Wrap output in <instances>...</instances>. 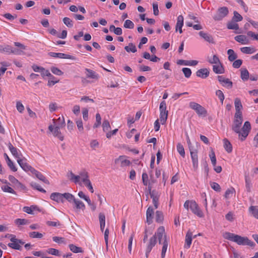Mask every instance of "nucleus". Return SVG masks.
<instances>
[{
	"label": "nucleus",
	"mask_w": 258,
	"mask_h": 258,
	"mask_svg": "<svg viewBox=\"0 0 258 258\" xmlns=\"http://www.w3.org/2000/svg\"><path fill=\"white\" fill-rule=\"evenodd\" d=\"M223 237L240 245H248L250 247H254L255 245V243L250 240L247 237H242L229 232H224Z\"/></svg>",
	"instance_id": "nucleus-1"
},
{
	"label": "nucleus",
	"mask_w": 258,
	"mask_h": 258,
	"mask_svg": "<svg viewBox=\"0 0 258 258\" xmlns=\"http://www.w3.org/2000/svg\"><path fill=\"white\" fill-rule=\"evenodd\" d=\"M184 207L187 210L189 208L195 215L199 217H204L203 213L195 201L188 200L185 201L184 204Z\"/></svg>",
	"instance_id": "nucleus-2"
},
{
	"label": "nucleus",
	"mask_w": 258,
	"mask_h": 258,
	"mask_svg": "<svg viewBox=\"0 0 258 258\" xmlns=\"http://www.w3.org/2000/svg\"><path fill=\"white\" fill-rule=\"evenodd\" d=\"M243 121L242 115H234L232 130L238 135L240 133L241 125Z\"/></svg>",
	"instance_id": "nucleus-3"
},
{
	"label": "nucleus",
	"mask_w": 258,
	"mask_h": 258,
	"mask_svg": "<svg viewBox=\"0 0 258 258\" xmlns=\"http://www.w3.org/2000/svg\"><path fill=\"white\" fill-rule=\"evenodd\" d=\"M189 106L190 108L194 110L199 116L203 115L206 116L207 115V110L200 104L194 102H191L189 103Z\"/></svg>",
	"instance_id": "nucleus-4"
},
{
	"label": "nucleus",
	"mask_w": 258,
	"mask_h": 258,
	"mask_svg": "<svg viewBox=\"0 0 258 258\" xmlns=\"http://www.w3.org/2000/svg\"><path fill=\"white\" fill-rule=\"evenodd\" d=\"M159 110L160 121L163 124L166 122L168 116V111L166 110V103L165 101L160 103Z\"/></svg>",
	"instance_id": "nucleus-5"
},
{
	"label": "nucleus",
	"mask_w": 258,
	"mask_h": 258,
	"mask_svg": "<svg viewBox=\"0 0 258 258\" xmlns=\"http://www.w3.org/2000/svg\"><path fill=\"white\" fill-rule=\"evenodd\" d=\"M250 129L251 125L250 122L248 121H245L242 127V132L240 131L239 135V139L241 141H244L246 139Z\"/></svg>",
	"instance_id": "nucleus-6"
},
{
	"label": "nucleus",
	"mask_w": 258,
	"mask_h": 258,
	"mask_svg": "<svg viewBox=\"0 0 258 258\" xmlns=\"http://www.w3.org/2000/svg\"><path fill=\"white\" fill-rule=\"evenodd\" d=\"M165 229L163 226L159 227L155 234L151 237L150 239H153L154 238L155 239V245L157 242V239H158L159 243L161 244L162 240H164Z\"/></svg>",
	"instance_id": "nucleus-7"
},
{
	"label": "nucleus",
	"mask_w": 258,
	"mask_h": 258,
	"mask_svg": "<svg viewBox=\"0 0 258 258\" xmlns=\"http://www.w3.org/2000/svg\"><path fill=\"white\" fill-rule=\"evenodd\" d=\"M10 240L12 242L8 243V245L9 247L14 249L21 250V245H23L25 243L22 240L16 238L15 235L11 238Z\"/></svg>",
	"instance_id": "nucleus-8"
},
{
	"label": "nucleus",
	"mask_w": 258,
	"mask_h": 258,
	"mask_svg": "<svg viewBox=\"0 0 258 258\" xmlns=\"http://www.w3.org/2000/svg\"><path fill=\"white\" fill-rule=\"evenodd\" d=\"M229 13L228 9L226 7L218 9L217 13L214 16L213 19L215 21H221Z\"/></svg>",
	"instance_id": "nucleus-9"
},
{
	"label": "nucleus",
	"mask_w": 258,
	"mask_h": 258,
	"mask_svg": "<svg viewBox=\"0 0 258 258\" xmlns=\"http://www.w3.org/2000/svg\"><path fill=\"white\" fill-rule=\"evenodd\" d=\"M14 45L19 48H12V53L15 55H24L25 53L24 50L26 49V47L20 42H14Z\"/></svg>",
	"instance_id": "nucleus-10"
},
{
	"label": "nucleus",
	"mask_w": 258,
	"mask_h": 258,
	"mask_svg": "<svg viewBox=\"0 0 258 258\" xmlns=\"http://www.w3.org/2000/svg\"><path fill=\"white\" fill-rule=\"evenodd\" d=\"M27 160L25 158H21V159H19L17 161L18 163L19 164L20 167L26 172L30 171L31 173L34 169L32 166L29 165L27 162Z\"/></svg>",
	"instance_id": "nucleus-11"
},
{
	"label": "nucleus",
	"mask_w": 258,
	"mask_h": 258,
	"mask_svg": "<svg viewBox=\"0 0 258 258\" xmlns=\"http://www.w3.org/2000/svg\"><path fill=\"white\" fill-rule=\"evenodd\" d=\"M48 130L52 133L54 137L58 138L61 141L63 140V136L61 134L60 131V129H59V127L52 125H50L48 126Z\"/></svg>",
	"instance_id": "nucleus-12"
},
{
	"label": "nucleus",
	"mask_w": 258,
	"mask_h": 258,
	"mask_svg": "<svg viewBox=\"0 0 258 258\" xmlns=\"http://www.w3.org/2000/svg\"><path fill=\"white\" fill-rule=\"evenodd\" d=\"M189 151L192 159L193 167L195 169H197L198 167V156L197 150L194 148H190Z\"/></svg>",
	"instance_id": "nucleus-13"
},
{
	"label": "nucleus",
	"mask_w": 258,
	"mask_h": 258,
	"mask_svg": "<svg viewBox=\"0 0 258 258\" xmlns=\"http://www.w3.org/2000/svg\"><path fill=\"white\" fill-rule=\"evenodd\" d=\"M8 147L10 150L12 154L17 159V161L19 159H21L23 157L21 151L18 150L17 148L14 147L11 143H9L8 144Z\"/></svg>",
	"instance_id": "nucleus-14"
},
{
	"label": "nucleus",
	"mask_w": 258,
	"mask_h": 258,
	"mask_svg": "<svg viewBox=\"0 0 258 258\" xmlns=\"http://www.w3.org/2000/svg\"><path fill=\"white\" fill-rule=\"evenodd\" d=\"M82 175L83 176L82 182L84 183V185L88 188V189L91 192H94V189L92 185L91 182L89 178V175H87L85 173Z\"/></svg>",
	"instance_id": "nucleus-15"
},
{
	"label": "nucleus",
	"mask_w": 258,
	"mask_h": 258,
	"mask_svg": "<svg viewBox=\"0 0 258 258\" xmlns=\"http://www.w3.org/2000/svg\"><path fill=\"white\" fill-rule=\"evenodd\" d=\"M149 189L150 190V195L151 198L153 200V203L154 204V207L155 209H157L158 207L159 196L155 190H151V187L149 186Z\"/></svg>",
	"instance_id": "nucleus-16"
},
{
	"label": "nucleus",
	"mask_w": 258,
	"mask_h": 258,
	"mask_svg": "<svg viewBox=\"0 0 258 258\" xmlns=\"http://www.w3.org/2000/svg\"><path fill=\"white\" fill-rule=\"evenodd\" d=\"M234 105L235 108L236 112L235 115H242L241 109H242V105L241 100L238 98H236L234 100Z\"/></svg>",
	"instance_id": "nucleus-17"
},
{
	"label": "nucleus",
	"mask_w": 258,
	"mask_h": 258,
	"mask_svg": "<svg viewBox=\"0 0 258 258\" xmlns=\"http://www.w3.org/2000/svg\"><path fill=\"white\" fill-rule=\"evenodd\" d=\"M50 198L57 203H62L64 202L63 194H61L59 192H53L51 194L50 196Z\"/></svg>",
	"instance_id": "nucleus-18"
},
{
	"label": "nucleus",
	"mask_w": 258,
	"mask_h": 258,
	"mask_svg": "<svg viewBox=\"0 0 258 258\" xmlns=\"http://www.w3.org/2000/svg\"><path fill=\"white\" fill-rule=\"evenodd\" d=\"M48 55L50 56L55 57V58H66V59H72L73 56L71 55L63 53H56L50 52L48 53Z\"/></svg>",
	"instance_id": "nucleus-19"
},
{
	"label": "nucleus",
	"mask_w": 258,
	"mask_h": 258,
	"mask_svg": "<svg viewBox=\"0 0 258 258\" xmlns=\"http://www.w3.org/2000/svg\"><path fill=\"white\" fill-rule=\"evenodd\" d=\"M154 214V212L153 208L151 206L149 207L147 209L146 212L147 222L148 223V224H150L152 223Z\"/></svg>",
	"instance_id": "nucleus-20"
},
{
	"label": "nucleus",
	"mask_w": 258,
	"mask_h": 258,
	"mask_svg": "<svg viewBox=\"0 0 258 258\" xmlns=\"http://www.w3.org/2000/svg\"><path fill=\"white\" fill-rule=\"evenodd\" d=\"M183 17L182 15L178 16L176 24L175 31H179L180 33H182V27L183 25Z\"/></svg>",
	"instance_id": "nucleus-21"
},
{
	"label": "nucleus",
	"mask_w": 258,
	"mask_h": 258,
	"mask_svg": "<svg viewBox=\"0 0 258 258\" xmlns=\"http://www.w3.org/2000/svg\"><path fill=\"white\" fill-rule=\"evenodd\" d=\"M32 174L35 175V176L39 179L40 180L43 181L44 183L49 184V181L45 178V177L40 172L35 170V169L31 173Z\"/></svg>",
	"instance_id": "nucleus-22"
},
{
	"label": "nucleus",
	"mask_w": 258,
	"mask_h": 258,
	"mask_svg": "<svg viewBox=\"0 0 258 258\" xmlns=\"http://www.w3.org/2000/svg\"><path fill=\"white\" fill-rule=\"evenodd\" d=\"M213 71L217 74H222L224 73V68L220 62L219 63L215 64L213 66Z\"/></svg>",
	"instance_id": "nucleus-23"
},
{
	"label": "nucleus",
	"mask_w": 258,
	"mask_h": 258,
	"mask_svg": "<svg viewBox=\"0 0 258 258\" xmlns=\"http://www.w3.org/2000/svg\"><path fill=\"white\" fill-rule=\"evenodd\" d=\"M118 162H120V165L121 167H124L130 165L131 162L125 159V157L123 156H120L118 158L115 160V163H117Z\"/></svg>",
	"instance_id": "nucleus-24"
},
{
	"label": "nucleus",
	"mask_w": 258,
	"mask_h": 258,
	"mask_svg": "<svg viewBox=\"0 0 258 258\" xmlns=\"http://www.w3.org/2000/svg\"><path fill=\"white\" fill-rule=\"evenodd\" d=\"M192 233L191 232L188 231L185 236V245H184V248H189L190 246V245L191 244L192 241Z\"/></svg>",
	"instance_id": "nucleus-25"
},
{
	"label": "nucleus",
	"mask_w": 258,
	"mask_h": 258,
	"mask_svg": "<svg viewBox=\"0 0 258 258\" xmlns=\"http://www.w3.org/2000/svg\"><path fill=\"white\" fill-rule=\"evenodd\" d=\"M210 72L206 68L199 70L196 72V75L198 77L205 79L207 78L209 75Z\"/></svg>",
	"instance_id": "nucleus-26"
},
{
	"label": "nucleus",
	"mask_w": 258,
	"mask_h": 258,
	"mask_svg": "<svg viewBox=\"0 0 258 258\" xmlns=\"http://www.w3.org/2000/svg\"><path fill=\"white\" fill-rule=\"evenodd\" d=\"M155 246V239L154 238L153 239H150L147 245V247L146 249V258H148L149 254L151 252L153 247Z\"/></svg>",
	"instance_id": "nucleus-27"
},
{
	"label": "nucleus",
	"mask_w": 258,
	"mask_h": 258,
	"mask_svg": "<svg viewBox=\"0 0 258 258\" xmlns=\"http://www.w3.org/2000/svg\"><path fill=\"white\" fill-rule=\"evenodd\" d=\"M86 77L88 78H91L95 80H98L99 75L95 72L89 69H86Z\"/></svg>",
	"instance_id": "nucleus-28"
},
{
	"label": "nucleus",
	"mask_w": 258,
	"mask_h": 258,
	"mask_svg": "<svg viewBox=\"0 0 258 258\" xmlns=\"http://www.w3.org/2000/svg\"><path fill=\"white\" fill-rule=\"evenodd\" d=\"M199 35L207 42L211 43H214V39L211 35L205 33L204 31H200L199 32Z\"/></svg>",
	"instance_id": "nucleus-29"
},
{
	"label": "nucleus",
	"mask_w": 258,
	"mask_h": 258,
	"mask_svg": "<svg viewBox=\"0 0 258 258\" xmlns=\"http://www.w3.org/2000/svg\"><path fill=\"white\" fill-rule=\"evenodd\" d=\"M235 40L241 43L242 44H247L248 43V40L246 36L243 35H237L234 37Z\"/></svg>",
	"instance_id": "nucleus-30"
},
{
	"label": "nucleus",
	"mask_w": 258,
	"mask_h": 258,
	"mask_svg": "<svg viewBox=\"0 0 258 258\" xmlns=\"http://www.w3.org/2000/svg\"><path fill=\"white\" fill-rule=\"evenodd\" d=\"M84 173H86L87 175H88V173L85 171V170H83V171H81V172H79V175H75V184H79L80 185H82V175L83 174H84Z\"/></svg>",
	"instance_id": "nucleus-31"
},
{
	"label": "nucleus",
	"mask_w": 258,
	"mask_h": 258,
	"mask_svg": "<svg viewBox=\"0 0 258 258\" xmlns=\"http://www.w3.org/2000/svg\"><path fill=\"white\" fill-rule=\"evenodd\" d=\"M249 76V74L246 69L242 68L240 70V77L243 81L248 80Z\"/></svg>",
	"instance_id": "nucleus-32"
},
{
	"label": "nucleus",
	"mask_w": 258,
	"mask_h": 258,
	"mask_svg": "<svg viewBox=\"0 0 258 258\" xmlns=\"http://www.w3.org/2000/svg\"><path fill=\"white\" fill-rule=\"evenodd\" d=\"M4 156L5 157V159L7 162L8 165L11 169L12 170L15 172L17 170V168L15 167L13 162L11 161V160L9 158V156L6 153L4 154Z\"/></svg>",
	"instance_id": "nucleus-33"
},
{
	"label": "nucleus",
	"mask_w": 258,
	"mask_h": 258,
	"mask_svg": "<svg viewBox=\"0 0 258 258\" xmlns=\"http://www.w3.org/2000/svg\"><path fill=\"white\" fill-rule=\"evenodd\" d=\"M99 222L100 225V230L103 231L105 225V216L103 213H100L99 215Z\"/></svg>",
	"instance_id": "nucleus-34"
},
{
	"label": "nucleus",
	"mask_w": 258,
	"mask_h": 258,
	"mask_svg": "<svg viewBox=\"0 0 258 258\" xmlns=\"http://www.w3.org/2000/svg\"><path fill=\"white\" fill-rule=\"evenodd\" d=\"M227 54L228 55V58L230 61H233L237 57V54L235 53L233 49H230L228 50Z\"/></svg>",
	"instance_id": "nucleus-35"
},
{
	"label": "nucleus",
	"mask_w": 258,
	"mask_h": 258,
	"mask_svg": "<svg viewBox=\"0 0 258 258\" xmlns=\"http://www.w3.org/2000/svg\"><path fill=\"white\" fill-rule=\"evenodd\" d=\"M75 205V208L77 209H82L84 210L85 209V206L84 204L80 200L78 199H75L74 203Z\"/></svg>",
	"instance_id": "nucleus-36"
},
{
	"label": "nucleus",
	"mask_w": 258,
	"mask_h": 258,
	"mask_svg": "<svg viewBox=\"0 0 258 258\" xmlns=\"http://www.w3.org/2000/svg\"><path fill=\"white\" fill-rule=\"evenodd\" d=\"M168 247V242L166 239V235H164V240L163 242V247L161 252V258H164Z\"/></svg>",
	"instance_id": "nucleus-37"
},
{
	"label": "nucleus",
	"mask_w": 258,
	"mask_h": 258,
	"mask_svg": "<svg viewBox=\"0 0 258 258\" xmlns=\"http://www.w3.org/2000/svg\"><path fill=\"white\" fill-rule=\"evenodd\" d=\"M63 200L66 199L70 203H73L76 198L71 194L69 192H65L63 194Z\"/></svg>",
	"instance_id": "nucleus-38"
},
{
	"label": "nucleus",
	"mask_w": 258,
	"mask_h": 258,
	"mask_svg": "<svg viewBox=\"0 0 258 258\" xmlns=\"http://www.w3.org/2000/svg\"><path fill=\"white\" fill-rule=\"evenodd\" d=\"M223 142H224V147L225 149L226 150V151L228 153L231 152L232 151V145L231 144L230 142L227 139H224L223 140Z\"/></svg>",
	"instance_id": "nucleus-39"
},
{
	"label": "nucleus",
	"mask_w": 258,
	"mask_h": 258,
	"mask_svg": "<svg viewBox=\"0 0 258 258\" xmlns=\"http://www.w3.org/2000/svg\"><path fill=\"white\" fill-rule=\"evenodd\" d=\"M236 22H235L232 20L230 22L227 23V28L232 30H238L239 26L238 24L236 23Z\"/></svg>",
	"instance_id": "nucleus-40"
},
{
	"label": "nucleus",
	"mask_w": 258,
	"mask_h": 258,
	"mask_svg": "<svg viewBox=\"0 0 258 258\" xmlns=\"http://www.w3.org/2000/svg\"><path fill=\"white\" fill-rule=\"evenodd\" d=\"M249 211L256 219H258V206H251L249 208Z\"/></svg>",
	"instance_id": "nucleus-41"
},
{
	"label": "nucleus",
	"mask_w": 258,
	"mask_h": 258,
	"mask_svg": "<svg viewBox=\"0 0 258 258\" xmlns=\"http://www.w3.org/2000/svg\"><path fill=\"white\" fill-rule=\"evenodd\" d=\"M242 52L245 54H251L255 52L254 48L251 47H243L240 48Z\"/></svg>",
	"instance_id": "nucleus-42"
},
{
	"label": "nucleus",
	"mask_w": 258,
	"mask_h": 258,
	"mask_svg": "<svg viewBox=\"0 0 258 258\" xmlns=\"http://www.w3.org/2000/svg\"><path fill=\"white\" fill-rule=\"evenodd\" d=\"M29 235L32 238L41 239L43 237V234L42 233L36 231L29 232Z\"/></svg>",
	"instance_id": "nucleus-43"
},
{
	"label": "nucleus",
	"mask_w": 258,
	"mask_h": 258,
	"mask_svg": "<svg viewBox=\"0 0 258 258\" xmlns=\"http://www.w3.org/2000/svg\"><path fill=\"white\" fill-rule=\"evenodd\" d=\"M124 49L128 52H132L135 53L137 51V48L135 45L132 43H130L128 46H125Z\"/></svg>",
	"instance_id": "nucleus-44"
},
{
	"label": "nucleus",
	"mask_w": 258,
	"mask_h": 258,
	"mask_svg": "<svg viewBox=\"0 0 258 258\" xmlns=\"http://www.w3.org/2000/svg\"><path fill=\"white\" fill-rule=\"evenodd\" d=\"M40 73H41V76L43 77V78H44V77L45 76H47V77H50V78L51 79H53L54 78V77H53V76H52L50 73L49 72V71L47 70H46L45 69H44V68H42V69H41V70L40 71Z\"/></svg>",
	"instance_id": "nucleus-45"
},
{
	"label": "nucleus",
	"mask_w": 258,
	"mask_h": 258,
	"mask_svg": "<svg viewBox=\"0 0 258 258\" xmlns=\"http://www.w3.org/2000/svg\"><path fill=\"white\" fill-rule=\"evenodd\" d=\"M245 187L246 189V191L248 192L251 191V188L252 186L251 180L250 178L247 176H245Z\"/></svg>",
	"instance_id": "nucleus-46"
},
{
	"label": "nucleus",
	"mask_w": 258,
	"mask_h": 258,
	"mask_svg": "<svg viewBox=\"0 0 258 258\" xmlns=\"http://www.w3.org/2000/svg\"><path fill=\"white\" fill-rule=\"evenodd\" d=\"M207 61L211 64L219 63L221 61L216 55H214L212 58L208 57Z\"/></svg>",
	"instance_id": "nucleus-47"
},
{
	"label": "nucleus",
	"mask_w": 258,
	"mask_h": 258,
	"mask_svg": "<svg viewBox=\"0 0 258 258\" xmlns=\"http://www.w3.org/2000/svg\"><path fill=\"white\" fill-rule=\"evenodd\" d=\"M69 246L70 250L74 253L82 252L83 251L81 247H78L73 244H70Z\"/></svg>",
	"instance_id": "nucleus-48"
},
{
	"label": "nucleus",
	"mask_w": 258,
	"mask_h": 258,
	"mask_svg": "<svg viewBox=\"0 0 258 258\" xmlns=\"http://www.w3.org/2000/svg\"><path fill=\"white\" fill-rule=\"evenodd\" d=\"M30 185L33 187L34 189H37L39 191H41L43 193H45L46 190L42 188L40 185L37 184L36 182H32L30 183Z\"/></svg>",
	"instance_id": "nucleus-49"
},
{
	"label": "nucleus",
	"mask_w": 258,
	"mask_h": 258,
	"mask_svg": "<svg viewBox=\"0 0 258 258\" xmlns=\"http://www.w3.org/2000/svg\"><path fill=\"white\" fill-rule=\"evenodd\" d=\"M37 209V207L36 206H31V207H24L23 208V211L29 214H33V210Z\"/></svg>",
	"instance_id": "nucleus-50"
},
{
	"label": "nucleus",
	"mask_w": 258,
	"mask_h": 258,
	"mask_svg": "<svg viewBox=\"0 0 258 258\" xmlns=\"http://www.w3.org/2000/svg\"><path fill=\"white\" fill-rule=\"evenodd\" d=\"M2 189L6 192H9L13 194H16L15 190L8 185H4L2 186Z\"/></svg>",
	"instance_id": "nucleus-51"
},
{
	"label": "nucleus",
	"mask_w": 258,
	"mask_h": 258,
	"mask_svg": "<svg viewBox=\"0 0 258 258\" xmlns=\"http://www.w3.org/2000/svg\"><path fill=\"white\" fill-rule=\"evenodd\" d=\"M156 221L158 223H160L163 220V213L159 211H157L156 212L155 216Z\"/></svg>",
	"instance_id": "nucleus-52"
},
{
	"label": "nucleus",
	"mask_w": 258,
	"mask_h": 258,
	"mask_svg": "<svg viewBox=\"0 0 258 258\" xmlns=\"http://www.w3.org/2000/svg\"><path fill=\"white\" fill-rule=\"evenodd\" d=\"M15 223L16 224L18 225H26L28 223H29L28 220H26L25 219H17L15 221Z\"/></svg>",
	"instance_id": "nucleus-53"
},
{
	"label": "nucleus",
	"mask_w": 258,
	"mask_h": 258,
	"mask_svg": "<svg viewBox=\"0 0 258 258\" xmlns=\"http://www.w3.org/2000/svg\"><path fill=\"white\" fill-rule=\"evenodd\" d=\"M233 14L234 16L232 17V20L237 22L242 20V17L237 12L234 11Z\"/></svg>",
	"instance_id": "nucleus-54"
},
{
	"label": "nucleus",
	"mask_w": 258,
	"mask_h": 258,
	"mask_svg": "<svg viewBox=\"0 0 258 258\" xmlns=\"http://www.w3.org/2000/svg\"><path fill=\"white\" fill-rule=\"evenodd\" d=\"M177 150L179 154L183 157L185 156V152L183 146L180 144L178 143L177 145Z\"/></svg>",
	"instance_id": "nucleus-55"
},
{
	"label": "nucleus",
	"mask_w": 258,
	"mask_h": 258,
	"mask_svg": "<svg viewBox=\"0 0 258 258\" xmlns=\"http://www.w3.org/2000/svg\"><path fill=\"white\" fill-rule=\"evenodd\" d=\"M63 22L68 27L71 28L73 26V21L68 17H64L63 19Z\"/></svg>",
	"instance_id": "nucleus-56"
},
{
	"label": "nucleus",
	"mask_w": 258,
	"mask_h": 258,
	"mask_svg": "<svg viewBox=\"0 0 258 258\" xmlns=\"http://www.w3.org/2000/svg\"><path fill=\"white\" fill-rule=\"evenodd\" d=\"M123 26L125 28L133 29L134 27V24L132 21L130 20H126L124 22Z\"/></svg>",
	"instance_id": "nucleus-57"
},
{
	"label": "nucleus",
	"mask_w": 258,
	"mask_h": 258,
	"mask_svg": "<svg viewBox=\"0 0 258 258\" xmlns=\"http://www.w3.org/2000/svg\"><path fill=\"white\" fill-rule=\"evenodd\" d=\"M216 95L218 97L221 103L223 104L225 99V96L222 91L220 90H217L216 92Z\"/></svg>",
	"instance_id": "nucleus-58"
},
{
	"label": "nucleus",
	"mask_w": 258,
	"mask_h": 258,
	"mask_svg": "<svg viewBox=\"0 0 258 258\" xmlns=\"http://www.w3.org/2000/svg\"><path fill=\"white\" fill-rule=\"evenodd\" d=\"M47 253L49 254L59 256L60 255L59 251L58 250L53 248H49L47 250Z\"/></svg>",
	"instance_id": "nucleus-59"
},
{
	"label": "nucleus",
	"mask_w": 258,
	"mask_h": 258,
	"mask_svg": "<svg viewBox=\"0 0 258 258\" xmlns=\"http://www.w3.org/2000/svg\"><path fill=\"white\" fill-rule=\"evenodd\" d=\"M101 117L100 114L97 113L96 114V122L94 124L93 127L94 128L98 127L101 124Z\"/></svg>",
	"instance_id": "nucleus-60"
},
{
	"label": "nucleus",
	"mask_w": 258,
	"mask_h": 258,
	"mask_svg": "<svg viewBox=\"0 0 258 258\" xmlns=\"http://www.w3.org/2000/svg\"><path fill=\"white\" fill-rule=\"evenodd\" d=\"M50 70L53 74L57 76H61L63 74V72L60 70L54 67H51Z\"/></svg>",
	"instance_id": "nucleus-61"
},
{
	"label": "nucleus",
	"mask_w": 258,
	"mask_h": 258,
	"mask_svg": "<svg viewBox=\"0 0 258 258\" xmlns=\"http://www.w3.org/2000/svg\"><path fill=\"white\" fill-rule=\"evenodd\" d=\"M46 223L48 226H52V227H59L61 225V224L58 221H47Z\"/></svg>",
	"instance_id": "nucleus-62"
},
{
	"label": "nucleus",
	"mask_w": 258,
	"mask_h": 258,
	"mask_svg": "<svg viewBox=\"0 0 258 258\" xmlns=\"http://www.w3.org/2000/svg\"><path fill=\"white\" fill-rule=\"evenodd\" d=\"M103 130L104 132H107L110 129V125L109 122L107 120H105L103 122L102 124Z\"/></svg>",
	"instance_id": "nucleus-63"
},
{
	"label": "nucleus",
	"mask_w": 258,
	"mask_h": 258,
	"mask_svg": "<svg viewBox=\"0 0 258 258\" xmlns=\"http://www.w3.org/2000/svg\"><path fill=\"white\" fill-rule=\"evenodd\" d=\"M182 71L186 78H188L190 77L191 74V71L190 69L187 68H184L182 69Z\"/></svg>",
	"instance_id": "nucleus-64"
}]
</instances>
